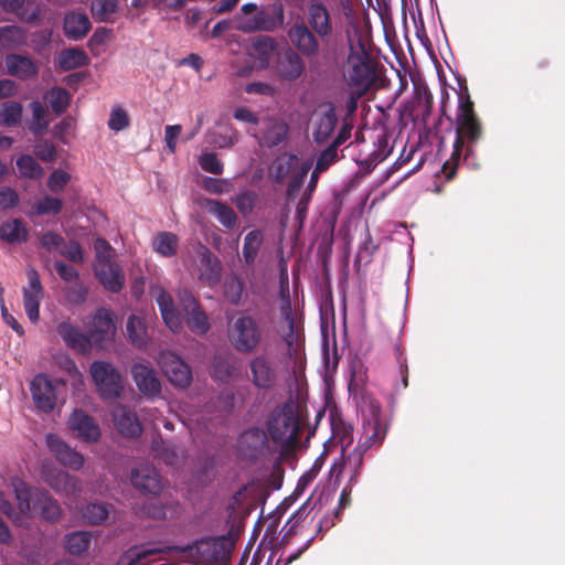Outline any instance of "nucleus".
Instances as JSON below:
<instances>
[{"label":"nucleus","mask_w":565,"mask_h":565,"mask_svg":"<svg viewBox=\"0 0 565 565\" xmlns=\"http://www.w3.org/2000/svg\"><path fill=\"white\" fill-rule=\"evenodd\" d=\"M243 290L244 286L239 278L233 276L226 279L224 286V296L232 305L239 303Z\"/></svg>","instance_id":"57"},{"label":"nucleus","mask_w":565,"mask_h":565,"mask_svg":"<svg viewBox=\"0 0 565 565\" xmlns=\"http://www.w3.org/2000/svg\"><path fill=\"white\" fill-rule=\"evenodd\" d=\"M94 271L100 284L106 289L117 292L122 288L125 277L121 269L115 262L95 265Z\"/></svg>","instance_id":"28"},{"label":"nucleus","mask_w":565,"mask_h":565,"mask_svg":"<svg viewBox=\"0 0 565 565\" xmlns=\"http://www.w3.org/2000/svg\"><path fill=\"white\" fill-rule=\"evenodd\" d=\"M152 451L161 458L167 465L175 466L179 462V454L177 447L169 441L161 438H156L152 441Z\"/></svg>","instance_id":"48"},{"label":"nucleus","mask_w":565,"mask_h":565,"mask_svg":"<svg viewBox=\"0 0 565 565\" xmlns=\"http://www.w3.org/2000/svg\"><path fill=\"white\" fill-rule=\"evenodd\" d=\"M163 374L169 382L181 388L188 387L192 382V372L190 366L175 353L171 351L160 352L157 359Z\"/></svg>","instance_id":"11"},{"label":"nucleus","mask_w":565,"mask_h":565,"mask_svg":"<svg viewBox=\"0 0 565 565\" xmlns=\"http://www.w3.org/2000/svg\"><path fill=\"white\" fill-rule=\"evenodd\" d=\"M257 194L253 191H243L235 198L234 203L243 215H248L254 210Z\"/></svg>","instance_id":"62"},{"label":"nucleus","mask_w":565,"mask_h":565,"mask_svg":"<svg viewBox=\"0 0 565 565\" xmlns=\"http://www.w3.org/2000/svg\"><path fill=\"white\" fill-rule=\"evenodd\" d=\"M178 236L170 232H161L152 239V248L163 257H172L178 249Z\"/></svg>","instance_id":"43"},{"label":"nucleus","mask_w":565,"mask_h":565,"mask_svg":"<svg viewBox=\"0 0 565 565\" xmlns=\"http://www.w3.org/2000/svg\"><path fill=\"white\" fill-rule=\"evenodd\" d=\"M117 0H93L90 11L99 21H108L117 10Z\"/></svg>","instance_id":"53"},{"label":"nucleus","mask_w":565,"mask_h":565,"mask_svg":"<svg viewBox=\"0 0 565 565\" xmlns=\"http://www.w3.org/2000/svg\"><path fill=\"white\" fill-rule=\"evenodd\" d=\"M288 126L280 119L275 117H263L260 126L254 129H247L259 145L274 147L279 145L286 137Z\"/></svg>","instance_id":"14"},{"label":"nucleus","mask_w":565,"mask_h":565,"mask_svg":"<svg viewBox=\"0 0 565 565\" xmlns=\"http://www.w3.org/2000/svg\"><path fill=\"white\" fill-rule=\"evenodd\" d=\"M114 424L121 435L137 437L141 434V425L134 412L118 405L111 413Z\"/></svg>","instance_id":"26"},{"label":"nucleus","mask_w":565,"mask_h":565,"mask_svg":"<svg viewBox=\"0 0 565 565\" xmlns=\"http://www.w3.org/2000/svg\"><path fill=\"white\" fill-rule=\"evenodd\" d=\"M57 63L62 70L71 71L86 65L88 56L83 50L72 47L60 53Z\"/></svg>","instance_id":"41"},{"label":"nucleus","mask_w":565,"mask_h":565,"mask_svg":"<svg viewBox=\"0 0 565 565\" xmlns=\"http://www.w3.org/2000/svg\"><path fill=\"white\" fill-rule=\"evenodd\" d=\"M343 79L349 89L367 92L375 81V71L361 40H349V54L343 65Z\"/></svg>","instance_id":"2"},{"label":"nucleus","mask_w":565,"mask_h":565,"mask_svg":"<svg viewBox=\"0 0 565 565\" xmlns=\"http://www.w3.org/2000/svg\"><path fill=\"white\" fill-rule=\"evenodd\" d=\"M22 105L18 102L9 100L0 107V122L6 126H13L21 121Z\"/></svg>","instance_id":"49"},{"label":"nucleus","mask_w":565,"mask_h":565,"mask_svg":"<svg viewBox=\"0 0 565 565\" xmlns=\"http://www.w3.org/2000/svg\"><path fill=\"white\" fill-rule=\"evenodd\" d=\"M62 200L54 196L45 195L44 198L34 203L33 211L32 213H30V215H56L62 211Z\"/></svg>","instance_id":"51"},{"label":"nucleus","mask_w":565,"mask_h":565,"mask_svg":"<svg viewBox=\"0 0 565 565\" xmlns=\"http://www.w3.org/2000/svg\"><path fill=\"white\" fill-rule=\"evenodd\" d=\"M277 49V42L268 35H259L254 39L249 52L256 67L259 70L267 68L270 60Z\"/></svg>","instance_id":"27"},{"label":"nucleus","mask_w":565,"mask_h":565,"mask_svg":"<svg viewBox=\"0 0 565 565\" xmlns=\"http://www.w3.org/2000/svg\"><path fill=\"white\" fill-rule=\"evenodd\" d=\"M92 543V534L85 531H77L66 536V550L74 555L86 552Z\"/></svg>","instance_id":"46"},{"label":"nucleus","mask_w":565,"mask_h":565,"mask_svg":"<svg viewBox=\"0 0 565 565\" xmlns=\"http://www.w3.org/2000/svg\"><path fill=\"white\" fill-rule=\"evenodd\" d=\"M34 153L44 162H53L56 159L55 146L49 140H39L34 146Z\"/></svg>","instance_id":"63"},{"label":"nucleus","mask_w":565,"mask_h":565,"mask_svg":"<svg viewBox=\"0 0 565 565\" xmlns=\"http://www.w3.org/2000/svg\"><path fill=\"white\" fill-rule=\"evenodd\" d=\"M308 23L319 38H328L332 34L333 26L330 12L324 3L312 0L308 7Z\"/></svg>","instance_id":"22"},{"label":"nucleus","mask_w":565,"mask_h":565,"mask_svg":"<svg viewBox=\"0 0 565 565\" xmlns=\"http://www.w3.org/2000/svg\"><path fill=\"white\" fill-rule=\"evenodd\" d=\"M131 482L142 492L157 494L162 488L157 470L148 465H141L131 472Z\"/></svg>","instance_id":"23"},{"label":"nucleus","mask_w":565,"mask_h":565,"mask_svg":"<svg viewBox=\"0 0 565 565\" xmlns=\"http://www.w3.org/2000/svg\"><path fill=\"white\" fill-rule=\"evenodd\" d=\"M365 452L366 450L358 445L341 463L340 472L349 475L350 483L356 482Z\"/></svg>","instance_id":"39"},{"label":"nucleus","mask_w":565,"mask_h":565,"mask_svg":"<svg viewBox=\"0 0 565 565\" xmlns=\"http://www.w3.org/2000/svg\"><path fill=\"white\" fill-rule=\"evenodd\" d=\"M203 206L226 228H233L235 226L237 216L231 206L212 199H205Z\"/></svg>","instance_id":"38"},{"label":"nucleus","mask_w":565,"mask_h":565,"mask_svg":"<svg viewBox=\"0 0 565 565\" xmlns=\"http://www.w3.org/2000/svg\"><path fill=\"white\" fill-rule=\"evenodd\" d=\"M108 128L115 132H119L130 125V118L126 109L121 106H114L108 118Z\"/></svg>","instance_id":"54"},{"label":"nucleus","mask_w":565,"mask_h":565,"mask_svg":"<svg viewBox=\"0 0 565 565\" xmlns=\"http://www.w3.org/2000/svg\"><path fill=\"white\" fill-rule=\"evenodd\" d=\"M200 279L212 286L220 281L222 265L207 248H203L200 255Z\"/></svg>","instance_id":"31"},{"label":"nucleus","mask_w":565,"mask_h":565,"mask_svg":"<svg viewBox=\"0 0 565 565\" xmlns=\"http://www.w3.org/2000/svg\"><path fill=\"white\" fill-rule=\"evenodd\" d=\"M344 142V137L340 134L333 145L323 150L317 159L316 168L318 171L327 170L331 163L338 159L337 147Z\"/></svg>","instance_id":"52"},{"label":"nucleus","mask_w":565,"mask_h":565,"mask_svg":"<svg viewBox=\"0 0 565 565\" xmlns=\"http://www.w3.org/2000/svg\"><path fill=\"white\" fill-rule=\"evenodd\" d=\"M31 393L35 406L44 412L50 413L56 404V385L43 374L36 375L31 382Z\"/></svg>","instance_id":"17"},{"label":"nucleus","mask_w":565,"mask_h":565,"mask_svg":"<svg viewBox=\"0 0 565 565\" xmlns=\"http://www.w3.org/2000/svg\"><path fill=\"white\" fill-rule=\"evenodd\" d=\"M239 371L234 362L223 358L214 359L211 375L215 381L221 383H228L237 377Z\"/></svg>","instance_id":"40"},{"label":"nucleus","mask_w":565,"mask_h":565,"mask_svg":"<svg viewBox=\"0 0 565 565\" xmlns=\"http://www.w3.org/2000/svg\"><path fill=\"white\" fill-rule=\"evenodd\" d=\"M306 65L301 55L294 49L288 47L281 52L276 63L278 76L288 82H295L305 73Z\"/></svg>","instance_id":"20"},{"label":"nucleus","mask_w":565,"mask_h":565,"mask_svg":"<svg viewBox=\"0 0 565 565\" xmlns=\"http://www.w3.org/2000/svg\"><path fill=\"white\" fill-rule=\"evenodd\" d=\"M153 296L156 298V301L158 303V307L160 309L162 319L166 323V326L173 332L177 333L181 330L182 323L181 319L173 306V300L171 296L163 290L162 288L158 287L153 289Z\"/></svg>","instance_id":"25"},{"label":"nucleus","mask_w":565,"mask_h":565,"mask_svg":"<svg viewBox=\"0 0 565 565\" xmlns=\"http://www.w3.org/2000/svg\"><path fill=\"white\" fill-rule=\"evenodd\" d=\"M0 3L3 10L25 22L35 21L40 14V8L33 0H0Z\"/></svg>","instance_id":"34"},{"label":"nucleus","mask_w":565,"mask_h":565,"mask_svg":"<svg viewBox=\"0 0 565 565\" xmlns=\"http://www.w3.org/2000/svg\"><path fill=\"white\" fill-rule=\"evenodd\" d=\"M71 181V174L64 170L55 169L47 178V188L54 193L62 192Z\"/></svg>","instance_id":"60"},{"label":"nucleus","mask_w":565,"mask_h":565,"mask_svg":"<svg viewBox=\"0 0 565 565\" xmlns=\"http://www.w3.org/2000/svg\"><path fill=\"white\" fill-rule=\"evenodd\" d=\"M457 136L454 143L452 157L458 158L462 147V137L475 141L479 138L480 127L473 113L472 103L467 98H460L457 114Z\"/></svg>","instance_id":"10"},{"label":"nucleus","mask_w":565,"mask_h":565,"mask_svg":"<svg viewBox=\"0 0 565 565\" xmlns=\"http://www.w3.org/2000/svg\"><path fill=\"white\" fill-rule=\"evenodd\" d=\"M108 513L104 504L92 503L84 509L83 518L92 524H100L108 518Z\"/></svg>","instance_id":"58"},{"label":"nucleus","mask_w":565,"mask_h":565,"mask_svg":"<svg viewBox=\"0 0 565 565\" xmlns=\"http://www.w3.org/2000/svg\"><path fill=\"white\" fill-rule=\"evenodd\" d=\"M236 28L244 32L265 31L270 32L281 26L285 21L284 8L281 4H273L271 12L266 9H258L250 18H236Z\"/></svg>","instance_id":"6"},{"label":"nucleus","mask_w":565,"mask_h":565,"mask_svg":"<svg viewBox=\"0 0 565 565\" xmlns=\"http://www.w3.org/2000/svg\"><path fill=\"white\" fill-rule=\"evenodd\" d=\"M44 99L47 102L52 110L56 115H60L68 107L71 95L62 87H53L45 93Z\"/></svg>","instance_id":"44"},{"label":"nucleus","mask_w":565,"mask_h":565,"mask_svg":"<svg viewBox=\"0 0 565 565\" xmlns=\"http://www.w3.org/2000/svg\"><path fill=\"white\" fill-rule=\"evenodd\" d=\"M338 122L335 106L332 103L324 105V110L319 118L313 131V139L318 143H324L331 137Z\"/></svg>","instance_id":"29"},{"label":"nucleus","mask_w":565,"mask_h":565,"mask_svg":"<svg viewBox=\"0 0 565 565\" xmlns=\"http://www.w3.org/2000/svg\"><path fill=\"white\" fill-rule=\"evenodd\" d=\"M6 67L10 75L25 79L36 76L38 67L35 63L19 54H10L6 57Z\"/></svg>","instance_id":"33"},{"label":"nucleus","mask_w":565,"mask_h":565,"mask_svg":"<svg viewBox=\"0 0 565 565\" xmlns=\"http://www.w3.org/2000/svg\"><path fill=\"white\" fill-rule=\"evenodd\" d=\"M253 383L258 388H270L276 381V372L266 355H257L250 361Z\"/></svg>","instance_id":"24"},{"label":"nucleus","mask_w":565,"mask_h":565,"mask_svg":"<svg viewBox=\"0 0 565 565\" xmlns=\"http://www.w3.org/2000/svg\"><path fill=\"white\" fill-rule=\"evenodd\" d=\"M264 236L259 230L247 233L244 237L242 249L243 259L247 265L255 263L259 248L263 244Z\"/></svg>","instance_id":"42"},{"label":"nucleus","mask_w":565,"mask_h":565,"mask_svg":"<svg viewBox=\"0 0 565 565\" xmlns=\"http://www.w3.org/2000/svg\"><path fill=\"white\" fill-rule=\"evenodd\" d=\"M88 295L87 287L78 281L72 282L64 290L65 299L71 305H82L86 301Z\"/></svg>","instance_id":"55"},{"label":"nucleus","mask_w":565,"mask_h":565,"mask_svg":"<svg viewBox=\"0 0 565 565\" xmlns=\"http://www.w3.org/2000/svg\"><path fill=\"white\" fill-rule=\"evenodd\" d=\"M74 128L75 122L73 118L65 117L53 127L52 135L61 142L68 143V138L73 135Z\"/></svg>","instance_id":"59"},{"label":"nucleus","mask_w":565,"mask_h":565,"mask_svg":"<svg viewBox=\"0 0 565 565\" xmlns=\"http://www.w3.org/2000/svg\"><path fill=\"white\" fill-rule=\"evenodd\" d=\"M203 188L213 194H222L228 192L232 188V183L228 179H216L205 177L202 181Z\"/></svg>","instance_id":"64"},{"label":"nucleus","mask_w":565,"mask_h":565,"mask_svg":"<svg viewBox=\"0 0 565 565\" xmlns=\"http://www.w3.org/2000/svg\"><path fill=\"white\" fill-rule=\"evenodd\" d=\"M89 372L99 396L106 401H114L120 397L124 391V383L117 369L105 361H94Z\"/></svg>","instance_id":"5"},{"label":"nucleus","mask_w":565,"mask_h":565,"mask_svg":"<svg viewBox=\"0 0 565 565\" xmlns=\"http://www.w3.org/2000/svg\"><path fill=\"white\" fill-rule=\"evenodd\" d=\"M70 429L85 443H95L102 433L95 419L82 409H74L67 420Z\"/></svg>","instance_id":"18"},{"label":"nucleus","mask_w":565,"mask_h":565,"mask_svg":"<svg viewBox=\"0 0 565 565\" xmlns=\"http://www.w3.org/2000/svg\"><path fill=\"white\" fill-rule=\"evenodd\" d=\"M30 109L32 116L29 121V129L32 134L40 135L44 132L49 127V120L46 119V110L39 100H33L30 104Z\"/></svg>","instance_id":"45"},{"label":"nucleus","mask_w":565,"mask_h":565,"mask_svg":"<svg viewBox=\"0 0 565 565\" xmlns=\"http://www.w3.org/2000/svg\"><path fill=\"white\" fill-rule=\"evenodd\" d=\"M45 444L51 454L61 465L76 471L84 467V456L68 446L58 436L54 434L46 435Z\"/></svg>","instance_id":"15"},{"label":"nucleus","mask_w":565,"mask_h":565,"mask_svg":"<svg viewBox=\"0 0 565 565\" xmlns=\"http://www.w3.org/2000/svg\"><path fill=\"white\" fill-rule=\"evenodd\" d=\"M26 43L25 31L18 25L0 28V51H10Z\"/></svg>","instance_id":"36"},{"label":"nucleus","mask_w":565,"mask_h":565,"mask_svg":"<svg viewBox=\"0 0 565 565\" xmlns=\"http://www.w3.org/2000/svg\"><path fill=\"white\" fill-rule=\"evenodd\" d=\"M299 427V406L292 401L276 407L267 422V430L270 438L280 445H288L294 441Z\"/></svg>","instance_id":"3"},{"label":"nucleus","mask_w":565,"mask_h":565,"mask_svg":"<svg viewBox=\"0 0 565 565\" xmlns=\"http://www.w3.org/2000/svg\"><path fill=\"white\" fill-rule=\"evenodd\" d=\"M162 548L142 545L130 548L124 556L126 565H150L161 561Z\"/></svg>","instance_id":"32"},{"label":"nucleus","mask_w":565,"mask_h":565,"mask_svg":"<svg viewBox=\"0 0 565 565\" xmlns=\"http://www.w3.org/2000/svg\"><path fill=\"white\" fill-rule=\"evenodd\" d=\"M86 328V333L90 340V349L93 347L104 349L115 338L114 313L108 309L99 308Z\"/></svg>","instance_id":"9"},{"label":"nucleus","mask_w":565,"mask_h":565,"mask_svg":"<svg viewBox=\"0 0 565 565\" xmlns=\"http://www.w3.org/2000/svg\"><path fill=\"white\" fill-rule=\"evenodd\" d=\"M179 301L190 330L198 334H205L211 327L210 320L194 296L188 290H183L179 294Z\"/></svg>","instance_id":"13"},{"label":"nucleus","mask_w":565,"mask_h":565,"mask_svg":"<svg viewBox=\"0 0 565 565\" xmlns=\"http://www.w3.org/2000/svg\"><path fill=\"white\" fill-rule=\"evenodd\" d=\"M17 168L22 178L36 180L43 175V168L30 154H22L17 159Z\"/></svg>","instance_id":"47"},{"label":"nucleus","mask_w":565,"mask_h":565,"mask_svg":"<svg viewBox=\"0 0 565 565\" xmlns=\"http://www.w3.org/2000/svg\"><path fill=\"white\" fill-rule=\"evenodd\" d=\"M56 332L63 340L64 344L71 350L79 353L87 354L90 352V340L87 333L83 332L78 327L71 322V320L61 321L56 326Z\"/></svg>","instance_id":"19"},{"label":"nucleus","mask_w":565,"mask_h":565,"mask_svg":"<svg viewBox=\"0 0 565 565\" xmlns=\"http://www.w3.org/2000/svg\"><path fill=\"white\" fill-rule=\"evenodd\" d=\"M131 375L138 390L143 395L153 397L161 393V382L151 366L136 363L131 367Z\"/></svg>","instance_id":"21"},{"label":"nucleus","mask_w":565,"mask_h":565,"mask_svg":"<svg viewBox=\"0 0 565 565\" xmlns=\"http://www.w3.org/2000/svg\"><path fill=\"white\" fill-rule=\"evenodd\" d=\"M55 364L66 372L72 379L81 381L82 374L75 361L66 353H61L54 358Z\"/></svg>","instance_id":"61"},{"label":"nucleus","mask_w":565,"mask_h":565,"mask_svg":"<svg viewBox=\"0 0 565 565\" xmlns=\"http://www.w3.org/2000/svg\"><path fill=\"white\" fill-rule=\"evenodd\" d=\"M392 152V147L386 138H380L375 143V149L364 160L367 170H373L379 163L384 161Z\"/></svg>","instance_id":"50"},{"label":"nucleus","mask_w":565,"mask_h":565,"mask_svg":"<svg viewBox=\"0 0 565 565\" xmlns=\"http://www.w3.org/2000/svg\"><path fill=\"white\" fill-rule=\"evenodd\" d=\"M28 285L23 288V307L32 323L40 319V305L44 297L43 286L36 269L28 268Z\"/></svg>","instance_id":"12"},{"label":"nucleus","mask_w":565,"mask_h":565,"mask_svg":"<svg viewBox=\"0 0 565 565\" xmlns=\"http://www.w3.org/2000/svg\"><path fill=\"white\" fill-rule=\"evenodd\" d=\"M29 230L20 218H11L0 225V238L9 244H22L28 241Z\"/></svg>","instance_id":"35"},{"label":"nucleus","mask_w":565,"mask_h":565,"mask_svg":"<svg viewBox=\"0 0 565 565\" xmlns=\"http://www.w3.org/2000/svg\"><path fill=\"white\" fill-rule=\"evenodd\" d=\"M127 334L131 343L137 348H145L149 342V335L145 319L140 316L132 315L127 321Z\"/></svg>","instance_id":"37"},{"label":"nucleus","mask_w":565,"mask_h":565,"mask_svg":"<svg viewBox=\"0 0 565 565\" xmlns=\"http://www.w3.org/2000/svg\"><path fill=\"white\" fill-rule=\"evenodd\" d=\"M317 34L303 23H296L288 30V38L300 55L313 57L319 53Z\"/></svg>","instance_id":"16"},{"label":"nucleus","mask_w":565,"mask_h":565,"mask_svg":"<svg viewBox=\"0 0 565 565\" xmlns=\"http://www.w3.org/2000/svg\"><path fill=\"white\" fill-rule=\"evenodd\" d=\"M18 510L23 515V526L26 520L34 514H39L44 520L54 522L61 516V507L47 491L32 489L19 477H13L10 481Z\"/></svg>","instance_id":"1"},{"label":"nucleus","mask_w":565,"mask_h":565,"mask_svg":"<svg viewBox=\"0 0 565 565\" xmlns=\"http://www.w3.org/2000/svg\"><path fill=\"white\" fill-rule=\"evenodd\" d=\"M64 34L67 39L79 41L90 30L88 17L82 12H70L64 18Z\"/></svg>","instance_id":"30"},{"label":"nucleus","mask_w":565,"mask_h":565,"mask_svg":"<svg viewBox=\"0 0 565 565\" xmlns=\"http://www.w3.org/2000/svg\"><path fill=\"white\" fill-rule=\"evenodd\" d=\"M362 428L364 440L359 444L366 451L382 445L386 437L387 426L381 419V408L376 403H370L362 409Z\"/></svg>","instance_id":"7"},{"label":"nucleus","mask_w":565,"mask_h":565,"mask_svg":"<svg viewBox=\"0 0 565 565\" xmlns=\"http://www.w3.org/2000/svg\"><path fill=\"white\" fill-rule=\"evenodd\" d=\"M40 476L47 486L61 495H76L82 490V483L78 478L55 467L52 462L44 461L42 463Z\"/></svg>","instance_id":"8"},{"label":"nucleus","mask_w":565,"mask_h":565,"mask_svg":"<svg viewBox=\"0 0 565 565\" xmlns=\"http://www.w3.org/2000/svg\"><path fill=\"white\" fill-rule=\"evenodd\" d=\"M198 162L200 167L212 174H222L224 170L223 162L217 158V156L214 152H202L199 158Z\"/></svg>","instance_id":"56"},{"label":"nucleus","mask_w":565,"mask_h":565,"mask_svg":"<svg viewBox=\"0 0 565 565\" xmlns=\"http://www.w3.org/2000/svg\"><path fill=\"white\" fill-rule=\"evenodd\" d=\"M263 339V330L257 319L242 315L228 326V340L233 348L242 353L257 349Z\"/></svg>","instance_id":"4"}]
</instances>
